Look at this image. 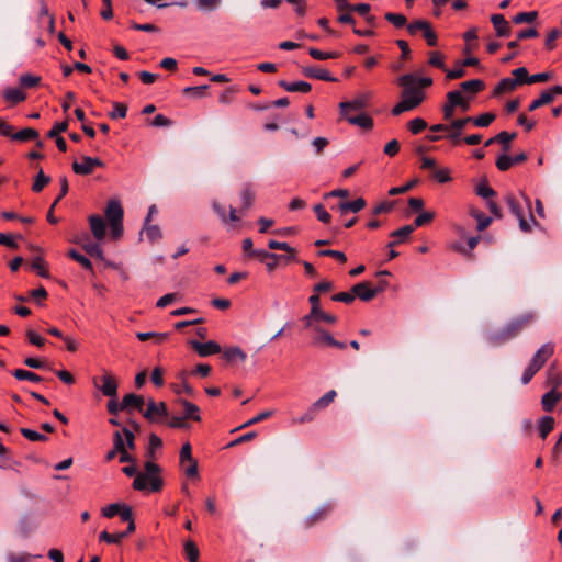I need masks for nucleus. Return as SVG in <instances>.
Instances as JSON below:
<instances>
[{"mask_svg":"<svg viewBox=\"0 0 562 562\" xmlns=\"http://www.w3.org/2000/svg\"><path fill=\"white\" fill-rule=\"evenodd\" d=\"M398 85L403 88L402 100L392 109V114L397 116L404 112L419 106L425 99V92L417 86V77L412 74L398 78Z\"/></svg>","mask_w":562,"mask_h":562,"instance_id":"f257e3e1","label":"nucleus"},{"mask_svg":"<svg viewBox=\"0 0 562 562\" xmlns=\"http://www.w3.org/2000/svg\"><path fill=\"white\" fill-rule=\"evenodd\" d=\"M145 472H139L133 481V488L136 491L159 492L162 488L164 481L160 476L161 468L153 462L147 461L144 464Z\"/></svg>","mask_w":562,"mask_h":562,"instance_id":"f03ea898","label":"nucleus"},{"mask_svg":"<svg viewBox=\"0 0 562 562\" xmlns=\"http://www.w3.org/2000/svg\"><path fill=\"white\" fill-rule=\"evenodd\" d=\"M533 319L535 316L531 313L524 314L514 318L502 329L491 335V344L494 346H499L509 341L510 339L517 337L525 328H527L533 322Z\"/></svg>","mask_w":562,"mask_h":562,"instance_id":"7ed1b4c3","label":"nucleus"},{"mask_svg":"<svg viewBox=\"0 0 562 562\" xmlns=\"http://www.w3.org/2000/svg\"><path fill=\"white\" fill-rule=\"evenodd\" d=\"M505 201L509 207V211L517 217L519 223V228L525 233H530L532 226L537 225V222L533 215H530V220L525 218L524 209L520 203L517 201L515 195L507 194Z\"/></svg>","mask_w":562,"mask_h":562,"instance_id":"20e7f679","label":"nucleus"},{"mask_svg":"<svg viewBox=\"0 0 562 562\" xmlns=\"http://www.w3.org/2000/svg\"><path fill=\"white\" fill-rule=\"evenodd\" d=\"M92 384L106 397L115 398L117 396V381L115 376L106 370H103L101 378H92Z\"/></svg>","mask_w":562,"mask_h":562,"instance_id":"39448f33","label":"nucleus"},{"mask_svg":"<svg viewBox=\"0 0 562 562\" xmlns=\"http://www.w3.org/2000/svg\"><path fill=\"white\" fill-rule=\"evenodd\" d=\"M143 416L149 423H161L169 417L167 404L165 402H155L150 398L147 402L146 409L143 412Z\"/></svg>","mask_w":562,"mask_h":562,"instance_id":"423d86ee","label":"nucleus"},{"mask_svg":"<svg viewBox=\"0 0 562 562\" xmlns=\"http://www.w3.org/2000/svg\"><path fill=\"white\" fill-rule=\"evenodd\" d=\"M371 99L370 93H362L351 101H345L339 104L340 114L341 116H347V114H350V111H360L369 104V101Z\"/></svg>","mask_w":562,"mask_h":562,"instance_id":"0eeeda50","label":"nucleus"},{"mask_svg":"<svg viewBox=\"0 0 562 562\" xmlns=\"http://www.w3.org/2000/svg\"><path fill=\"white\" fill-rule=\"evenodd\" d=\"M104 164L101 159L90 156H83L80 162L72 164V170L77 175H90L98 167H103Z\"/></svg>","mask_w":562,"mask_h":562,"instance_id":"6e6552de","label":"nucleus"},{"mask_svg":"<svg viewBox=\"0 0 562 562\" xmlns=\"http://www.w3.org/2000/svg\"><path fill=\"white\" fill-rule=\"evenodd\" d=\"M554 345L552 342L543 344L533 355L530 362L537 369H541L544 363L553 356Z\"/></svg>","mask_w":562,"mask_h":562,"instance_id":"1a4fd4ad","label":"nucleus"},{"mask_svg":"<svg viewBox=\"0 0 562 562\" xmlns=\"http://www.w3.org/2000/svg\"><path fill=\"white\" fill-rule=\"evenodd\" d=\"M81 248L91 257L104 260L103 249L99 243H92L89 235L85 234L76 240Z\"/></svg>","mask_w":562,"mask_h":562,"instance_id":"9d476101","label":"nucleus"},{"mask_svg":"<svg viewBox=\"0 0 562 562\" xmlns=\"http://www.w3.org/2000/svg\"><path fill=\"white\" fill-rule=\"evenodd\" d=\"M191 347L198 352L200 357H209L221 352V346L213 340L200 342L196 340L190 341Z\"/></svg>","mask_w":562,"mask_h":562,"instance_id":"9b49d317","label":"nucleus"},{"mask_svg":"<svg viewBox=\"0 0 562 562\" xmlns=\"http://www.w3.org/2000/svg\"><path fill=\"white\" fill-rule=\"evenodd\" d=\"M302 72L305 77H308V78H314V79L324 80V81H328V82L337 81V79L335 77H333L328 70L321 68L318 66L304 67L302 69Z\"/></svg>","mask_w":562,"mask_h":562,"instance_id":"f8f14e48","label":"nucleus"},{"mask_svg":"<svg viewBox=\"0 0 562 562\" xmlns=\"http://www.w3.org/2000/svg\"><path fill=\"white\" fill-rule=\"evenodd\" d=\"M124 211L123 207L117 200L109 201L105 207V216L110 224L123 222Z\"/></svg>","mask_w":562,"mask_h":562,"instance_id":"ddd939ff","label":"nucleus"},{"mask_svg":"<svg viewBox=\"0 0 562 562\" xmlns=\"http://www.w3.org/2000/svg\"><path fill=\"white\" fill-rule=\"evenodd\" d=\"M89 224L93 237L98 241H101L106 234V225L104 220L100 215H91L89 216Z\"/></svg>","mask_w":562,"mask_h":562,"instance_id":"4468645a","label":"nucleus"},{"mask_svg":"<svg viewBox=\"0 0 562 562\" xmlns=\"http://www.w3.org/2000/svg\"><path fill=\"white\" fill-rule=\"evenodd\" d=\"M355 297L358 296L360 300L368 302L376 296V291H373L369 282H360L352 286Z\"/></svg>","mask_w":562,"mask_h":562,"instance_id":"2eb2a0df","label":"nucleus"},{"mask_svg":"<svg viewBox=\"0 0 562 562\" xmlns=\"http://www.w3.org/2000/svg\"><path fill=\"white\" fill-rule=\"evenodd\" d=\"M469 123H472V117L467 116L462 119L451 120L449 124H435L430 126V131H450V130H462Z\"/></svg>","mask_w":562,"mask_h":562,"instance_id":"dca6fc26","label":"nucleus"},{"mask_svg":"<svg viewBox=\"0 0 562 562\" xmlns=\"http://www.w3.org/2000/svg\"><path fill=\"white\" fill-rule=\"evenodd\" d=\"M491 22L494 25L497 36L506 37L510 35L512 27L502 14H493Z\"/></svg>","mask_w":562,"mask_h":562,"instance_id":"f3484780","label":"nucleus"},{"mask_svg":"<svg viewBox=\"0 0 562 562\" xmlns=\"http://www.w3.org/2000/svg\"><path fill=\"white\" fill-rule=\"evenodd\" d=\"M330 512H331L330 505H324V506L317 508L314 513H312L310 516H307L305 518V520L303 522L304 527L311 528L318 521L324 520L329 515Z\"/></svg>","mask_w":562,"mask_h":562,"instance_id":"a211bd4d","label":"nucleus"},{"mask_svg":"<svg viewBox=\"0 0 562 562\" xmlns=\"http://www.w3.org/2000/svg\"><path fill=\"white\" fill-rule=\"evenodd\" d=\"M178 403L183 408V417L186 419H191L193 422H201V411L198 405L187 401V400H179Z\"/></svg>","mask_w":562,"mask_h":562,"instance_id":"6ab92c4d","label":"nucleus"},{"mask_svg":"<svg viewBox=\"0 0 562 562\" xmlns=\"http://www.w3.org/2000/svg\"><path fill=\"white\" fill-rule=\"evenodd\" d=\"M145 404L144 397L142 395H136L134 393H128L122 398V406L124 411H131L133 408L137 411H142Z\"/></svg>","mask_w":562,"mask_h":562,"instance_id":"aec40b11","label":"nucleus"},{"mask_svg":"<svg viewBox=\"0 0 562 562\" xmlns=\"http://www.w3.org/2000/svg\"><path fill=\"white\" fill-rule=\"evenodd\" d=\"M562 400V393H559L555 391V389H552L551 391L547 392L542 395L541 398V405L544 412H552L554 406L559 401Z\"/></svg>","mask_w":562,"mask_h":562,"instance_id":"412c9836","label":"nucleus"},{"mask_svg":"<svg viewBox=\"0 0 562 562\" xmlns=\"http://www.w3.org/2000/svg\"><path fill=\"white\" fill-rule=\"evenodd\" d=\"M344 117L351 125H357V126L362 127L364 130H371L373 127V120H372V117L369 116L366 113H360L358 115L347 114V116H344Z\"/></svg>","mask_w":562,"mask_h":562,"instance_id":"4be33fe9","label":"nucleus"},{"mask_svg":"<svg viewBox=\"0 0 562 562\" xmlns=\"http://www.w3.org/2000/svg\"><path fill=\"white\" fill-rule=\"evenodd\" d=\"M279 86L288 92L308 93L312 89V86L306 81L288 82L285 80H280Z\"/></svg>","mask_w":562,"mask_h":562,"instance_id":"5701e85b","label":"nucleus"},{"mask_svg":"<svg viewBox=\"0 0 562 562\" xmlns=\"http://www.w3.org/2000/svg\"><path fill=\"white\" fill-rule=\"evenodd\" d=\"M447 99L454 105V108H461L462 111H468L470 109L469 99L462 95L461 91L454 90L447 93Z\"/></svg>","mask_w":562,"mask_h":562,"instance_id":"b1692460","label":"nucleus"},{"mask_svg":"<svg viewBox=\"0 0 562 562\" xmlns=\"http://www.w3.org/2000/svg\"><path fill=\"white\" fill-rule=\"evenodd\" d=\"M517 136L516 133L501 132L495 137H492L485 142V146H490L495 142H498L503 145V149L507 153L510 148L509 143L515 139Z\"/></svg>","mask_w":562,"mask_h":562,"instance_id":"393cba45","label":"nucleus"},{"mask_svg":"<svg viewBox=\"0 0 562 562\" xmlns=\"http://www.w3.org/2000/svg\"><path fill=\"white\" fill-rule=\"evenodd\" d=\"M554 100L552 88L544 90L539 98L535 99L528 106L530 112L551 103Z\"/></svg>","mask_w":562,"mask_h":562,"instance_id":"a878e982","label":"nucleus"},{"mask_svg":"<svg viewBox=\"0 0 562 562\" xmlns=\"http://www.w3.org/2000/svg\"><path fill=\"white\" fill-rule=\"evenodd\" d=\"M414 232L413 225H405L396 231H393L390 236L396 238L395 241H391L387 244L389 248H392L395 245L403 243L408 236Z\"/></svg>","mask_w":562,"mask_h":562,"instance_id":"bb28decb","label":"nucleus"},{"mask_svg":"<svg viewBox=\"0 0 562 562\" xmlns=\"http://www.w3.org/2000/svg\"><path fill=\"white\" fill-rule=\"evenodd\" d=\"M446 133L447 134H445V135H427L426 138L429 142H437V140H440V139H447V140H449L454 146L460 144V137H461V134H462V132L460 130H450V131H448Z\"/></svg>","mask_w":562,"mask_h":562,"instance_id":"cd10ccee","label":"nucleus"},{"mask_svg":"<svg viewBox=\"0 0 562 562\" xmlns=\"http://www.w3.org/2000/svg\"><path fill=\"white\" fill-rule=\"evenodd\" d=\"M313 330L315 333V336L313 337L312 340V344L314 346H329L333 342L334 337L325 329L321 328L319 326H315L313 327Z\"/></svg>","mask_w":562,"mask_h":562,"instance_id":"c85d7f7f","label":"nucleus"},{"mask_svg":"<svg viewBox=\"0 0 562 562\" xmlns=\"http://www.w3.org/2000/svg\"><path fill=\"white\" fill-rule=\"evenodd\" d=\"M366 206V200L362 198H358L350 202H340L338 204L339 211L341 214H345L347 212H360Z\"/></svg>","mask_w":562,"mask_h":562,"instance_id":"c756f323","label":"nucleus"},{"mask_svg":"<svg viewBox=\"0 0 562 562\" xmlns=\"http://www.w3.org/2000/svg\"><path fill=\"white\" fill-rule=\"evenodd\" d=\"M460 88L462 91L475 95L485 88V83L481 79H472L460 83Z\"/></svg>","mask_w":562,"mask_h":562,"instance_id":"7c9ffc66","label":"nucleus"},{"mask_svg":"<svg viewBox=\"0 0 562 562\" xmlns=\"http://www.w3.org/2000/svg\"><path fill=\"white\" fill-rule=\"evenodd\" d=\"M223 358L227 362H234V361L244 362L246 360L247 356L239 347H231L223 351Z\"/></svg>","mask_w":562,"mask_h":562,"instance_id":"2f4dec72","label":"nucleus"},{"mask_svg":"<svg viewBox=\"0 0 562 562\" xmlns=\"http://www.w3.org/2000/svg\"><path fill=\"white\" fill-rule=\"evenodd\" d=\"M136 337L140 341H147L149 339H154L155 344L160 345L169 338V334L168 333L147 331V333H137Z\"/></svg>","mask_w":562,"mask_h":562,"instance_id":"473e14b6","label":"nucleus"},{"mask_svg":"<svg viewBox=\"0 0 562 562\" xmlns=\"http://www.w3.org/2000/svg\"><path fill=\"white\" fill-rule=\"evenodd\" d=\"M5 101L16 104L23 102L26 99V94L19 88H9L3 92Z\"/></svg>","mask_w":562,"mask_h":562,"instance_id":"72a5a7b5","label":"nucleus"},{"mask_svg":"<svg viewBox=\"0 0 562 562\" xmlns=\"http://www.w3.org/2000/svg\"><path fill=\"white\" fill-rule=\"evenodd\" d=\"M518 86L515 83V81L513 80V78H503L502 80H499V82L496 85V87L494 88V94L495 95H499V94H503L505 92H512L514 91Z\"/></svg>","mask_w":562,"mask_h":562,"instance_id":"f704fd0d","label":"nucleus"},{"mask_svg":"<svg viewBox=\"0 0 562 562\" xmlns=\"http://www.w3.org/2000/svg\"><path fill=\"white\" fill-rule=\"evenodd\" d=\"M38 138V132L35 128L26 127L19 132H16L14 135H12L13 140L18 142H29L33 139Z\"/></svg>","mask_w":562,"mask_h":562,"instance_id":"c9c22d12","label":"nucleus"},{"mask_svg":"<svg viewBox=\"0 0 562 562\" xmlns=\"http://www.w3.org/2000/svg\"><path fill=\"white\" fill-rule=\"evenodd\" d=\"M554 427V418L551 416H543L539 420V435L542 439H546L547 436L552 431Z\"/></svg>","mask_w":562,"mask_h":562,"instance_id":"e433bc0d","label":"nucleus"},{"mask_svg":"<svg viewBox=\"0 0 562 562\" xmlns=\"http://www.w3.org/2000/svg\"><path fill=\"white\" fill-rule=\"evenodd\" d=\"M12 375L20 381L27 380L35 383L43 381L42 376H40L38 374L23 369H15L14 371H12Z\"/></svg>","mask_w":562,"mask_h":562,"instance_id":"4c0bfd02","label":"nucleus"},{"mask_svg":"<svg viewBox=\"0 0 562 562\" xmlns=\"http://www.w3.org/2000/svg\"><path fill=\"white\" fill-rule=\"evenodd\" d=\"M317 411L318 409L312 404L303 415H301L300 417L293 418L292 424L293 425H303V424L313 422L316 417Z\"/></svg>","mask_w":562,"mask_h":562,"instance_id":"58836bf2","label":"nucleus"},{"mask_svg":"<svg viewBox=\"0 0 562 562\" xmlns=\"http://www.w3.org/2000/svg\"><path fill=\"white\" fill-rule=\"evenodd\" d=\"M240 198H241V202H243L240 212L244 213L251 207L254 200H255V193L252 192L250 187L247 186L241 190Z\"/></svg>","mask_w":562,"mask_h":562,"instance_id":"ea45409f","label":"nucleus"},{"mask_svg":"<svg viewBox=\"0 0 562 562\" xmlns=\"http://www.w3.org/2000/svg\"><path fill=\"white\" fill-rule=\"evenodd\" d=\"M513 80L517 86L529 85V74L526 67H519L512 71Z\"/></svg>","mask_w":562,"mask_h":562,"instance_id":"a19ab883","label":"nucleus"},{"mask_svg":"<svg viewBox=\"0 0 562 562\" xmlns=\"http://www.w3.org/2000/svg\"><path fill=\"white\" fill-rule=\"evenodd\" d=\"M384 19L393 24L396 29H402L405 25L407 26V19L401 13L387 12L385 13Z\"/></svg>","mask_w":562,"mask_h":562,"instance_id":"79ce46f5","label":"nucleus"},{"mask_svg":"<svg viewBox=\"0 0 562 562\" xmlns=\"http://www.w3.org/2000/svg\"><path fill=\"white\" fill-rule=\"evenodd\" d=\"M308 54L312 58L316 59V60H325V59H328V58H339L340 57V53L339 52H322L321 49L318 48H315V47H311L308 49Z\"/></svg>","mask_w":562,"mask_h":562,"instance_id":"37998d69","label":"nucleus"},{"mask_svg":"<svg viewBox=\"0 0 562 562\" xmlns=\"http://www.w3.org/2000/svg\"><path fill=\"white\" fill-rule=\"evenodd\" d=\"M471 215L476 220L477 222V231L482 232L485 228L490 226L492 223V218L486 216L483 212L479 210H472Z\"/></svg>","mask_w":562,"mask_h":562,"instance_id":"c03bdc74","label":"nucleus"},{"mask_svg":"<svg viewBox=\"0 0 562 562\" xmlns=\"http://www.w3.org/2000/svg\"><path fill=\"white\" fill-rule=\"evenodd\" d=\"M428 24H429V22L426 20H422V19L414 20L407 24V32L411 36H415L419 32L423 33Z\"/></svg>","mask_w":562,"mask_h":562,"instance_id":"a18cd8bd","label":"nucleus"},{"mask_svg":"<svg viewBox=\"0 0 562 562\" xmlns=\"http://www.w3.org/2000/svg\"><path fill=\"white\" fill-rule=\"evenodd\" d=\"M144 232L150 243H156L162 237L161 231L157 225L144 224Z\"/></svg>","mask_w":562,"mask_h":562,"instance_id":"49530a36","label":"nucleus"},{"mask_svg":"<svg viewBox=\"0 0 562 562\" xmlns=\"http://www.w3.org/2000/svg\"><path fill=\"white\" fill-rule=\"evenodd\" d=\"M32 270H34L42 278H49V273L46 268V262L42 257H36L31 263Z\"/></svg>","mask_w":562,"mask_h":562,"instance_id":"de8ad7c7","label":"nucleus"},{"mask_svg":"<svg viewBox=\"0 0 562 562\" xmlns=\"http://www.w3.org/2000/svg\"><path fill=\"white\" fill-rule=\"evenodd\" d=\"M50 182V177L46 176L41 168L38 170V173L33 182L32 190L34 192H41L45 186H47Z\"/></svg>","mask_w":562,"mask_h":562,"instance_id":"09e8293b","label":"nucleus"},{"mask_svg":"<svg viewBox=\"0 0 562 562\" xmlns=\"http://www.w3.org/2000/svg\"><path fill=\"white\" fill-rule=\"evenodd\" d=\"M68 256L78 263H80L85 269L89 270L90 272H93L92 263L86 256L79 254L75 249H70L68 251Z\"/></svg>","mask_w":562,"mask_h":562,"instance_id":"8fccbe9b","label":"nucleus"},{"mask_svg":"<svg viewBox=\"0 0 562 562\" xmlns=\"http://www.w3.org/2000/svg\"><path fill=\"white\" fill-rule=\"evenodd\" d=\"M337 396V393L335 390H330L327 393H325L322 397H319L316 402L313 403V405L317 409H322L327 407L330 403L334 402L335 397Z\"/></svg>","mask_w":562,"mask_h":562,"instance_id":"3c124183","label":"nucleus"},{"mask_svg":"<svg viewBox=\"0 0 562 562\" xmlns=\"http://www.w3.org/2000/svg\"><path fill=\"white\" fill-rule=\"evenodd\" d=\"M123 539H124V535H122V532L110 533L108 531H102L99 535V540L104 541L109 544H120Z\"/></svg>","mask_w":562,"mask_h":562,"instance_id":"603ef678","label":"nucleus"},{"mask_svg":"<svg viewBox=\"0 0 562 562\" xmlns=\"http://www.w3.org/2000/svg\"><path fill=\"white\" fill-rule=\"evenodd\" d=\"M428 64L432 67L446 70L445 56L437 50L429 53Z\"/></svg>","mask_w":562,"mask_h":562,"instance_id":"864d4df0","label":"nucleus"},{"mask_svg":"<svg viewBox=\"0 0 562 562\" xmlns=\"http://www.w3.org/2000/svg\"><path fill=\"white\" fill-rule=\"evenodd\" d=\"M184 553H186L189 562H198L199 561V549L193 541L188 540L184 543Z\"/></svg>","mask_w":562,"mask_h":562,"instance_id":"5fc2aeb1","label":"nucleus"},{"mask_svg":"<svg viewBox=\"0 0 562 562\" xmlns=\"http://www.w3.org/2000/svg\"><path fill=\"white\" fill-rule=\"evenodd\" d=\"M19 81L23 88H34L40 83L41 77L32 74H23Z\"/></svg>","mask_w":562,"mask_h":562,"instance_id":"6e6d98bb","label":"nucleus"},{"mask_svg":"<svg viewBox=\"0 0 562 562\" xmlns=\"http://www.w3.org/2000/svg\"><path fill=\"white\" fill-rule=\"evenodd\" d=\"M21 435L26 438L30 441H47V436L40 434L35 430H32L30 428H21L20 429Z\"/></svg>","mask_w":562,"mask_h":562,"instance_id":"4d7b16f0","label":"nucleus"},{"mask_svg":"<svg viewBox=\"0 0 562 562\" xmlns=\"http://www.w3.org/2000/svg\"><path fill=\"white\" fill-rule=\"evenodd\" d=\"M179 459H180V465H182V467L186 464V462L196 461L192 457V448L189 442L183 443V446L181 447V450L179 453Z\"/></svg>","mask_w":562,"mask_h":562,"instance_id":"13d9d810","label":"nucleus"},{"mask_svg":"<svg viewBox=\"0 0 562 562\" xmlns=\"http://www.w3.org/2000/svg\"><path fill=\"white\" fill-rule=\"evenodd\" d=\"M432 178L438 182V183H448L451 181V176H450V170L448 168H440V169H435L432 170Z\"/></svg>","mask_w":562,"mask_h":562,"instance_id":"bf43d9fd","label":"nucleus"},{"mask_svg":"<svg viewBox=\"0 0 562 562\" xmlns=\"http://www.w3.org/2000/svg\"><path fill=\"white\" fill-rule=\"evenodd\" d=\"M495 117L496 116L493 113H484L476 117H472V123L479 127H487L495 120Z\"/></svg>","mask_w":562,"mask_h":562,"instance_id":"052dcab7","label":"nucleus"},{"mask_svg":"<svg viewBox=\"0 0 562 562\" xmlns=\"http://www.w3.org/2000/svg\"><path fill=\"white\" fill-rule=\"evenodd\" d=\"M427 127V123L422 117H415L408 122V130L412 134L416 135L423 132Z\"/></svg>","mask_w":562,"mask_h":562,"instance_id":"680f3d73","label":"nucleus"},{"mask_svg":"<svg viewBox=\"0 0 562 562\" xmlns=\"http://www.w3.org/2000/svg\"><path fill=\"white\" fill-rule=\"evenodd\" d=\"M562 35V31L552 29L546 38L544 47L547 50H553L555 48V41Z\"/></svg>","mask_w":562,"mask_h":562,"instance_id":"e2e57ef3","label":"nucleus"},{"mask_svg":"<svg viewBox=\"0 0 562 562\" xmlns=\"http://www.w3.org/2000/svg\"><path fill=\"white\" fill-rule=\"evenodd\" d=\"M423 37L425 38L427 45L435 47L438 45V36L436 32L432 30L431 24L429 23L425 31L422 33Z\"/></svg>","mask_w":562,"mask_h":562,"instance_id":"0e129e2a","label":"nucleus"},{"mask_svg":"<svg viewBox=\"0 0 562 562\" xmlns=\"http://www.w3.org/2000/svg\"><path fill=\"white\" fill-rule=\"evenodd\" d=\"M238 92V89L234 86L226 88L218 97V101L222 104H229L233 102L235 94Z\"/></svg>","mask_w":562,"mask_h":562,"instance_id":"69168bd1","label":"nucleus"},{"mask_svg":"<svg viewBox=\"0 0 562 562\" xmlns=\"http://www.w3.org/2000/svg\"><path fill=\"white\" fill-rule=\"evenodd\" d=\"M127 113V106L124 103L114 102L113 103V111L110 112L109 116L112 120L116 119H124Z\"/></svg>","mask_w":562,"mask_h":562,"instance_id":"338daca9","label":"nucleus"},{"mask_svg":"<svg viewBox=\"0 0 562 562\" xmlns=\"http://www.w3.org/2000/svg\"><path fill=\"white\" fill-rule=\"evenodd\" d=\"M538 16L537 11H529V12H520L514 18V22L516 24L520 23H531L533 22Z\"/></svg>","mask_w":562,"mask_h":562,"instance_id":"774afa93","label":"nucleus"}]
</instances>
